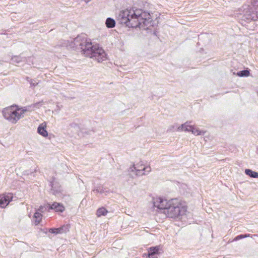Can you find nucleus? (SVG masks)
<instances>
[{
  "label": "nucleus",
  "instance_id": "f257e3e1",
  "mask_svg": "<svg viewBox=\"0 0 258 258\" xmlns=\"http://www.w3.org/2000/svg\"><path fill=\"white\" fill-rule=\"evenodd\" d=\"M117 21L127 27H139L143 29H148L149 27L153 25L150 13L141 9L122 10L117 16Z\"/></svg>",
  "mask_w": 258,
  "mask_h": 258
},
{
  "label": "nucleus",
  "instance_id": "f03ea898",
  "mask_svg": "<svg viewBox=\"0 0 258 258\" xmlns=\"http://www.w3.org/2000/svg\"><path fill=\"white\" fill-rule=\"evenodd\" d=\"M69 46L77 50H80L82 54L96 60L98 62L106 59V53L98 44L93 45L85 34L82 33L74 39Z\"/></svg>",
  "mask_w": 258,
  "mask_h": 258
},
{
  "label": "nucleus",
  "instance_id": "7ed1b4c3",
  "mask_svg": "<svg viewBox=\"0 0 258 258\" xmlns=\"http://www.w3.org/2000/svg\"><path fill=\"white\" fill-rule=\"evenodd\" d=\"M26 109L19 107L17 105H13L5 108L3 110V115L5 119L12 123H16L20 118L24 116Z\"/></svg>",
  "mask_w": 258,
  "mask_h": 258
},
{
  "label": "nucleus",
  "instance_id": "20e7f679",
  "mask_svg": "<svg viewBox=\"0 0 258 258\" xmlns=\"http://www.w3.org/2000/svg\"><path fill=\"white\" fill-rule=\"evenodd\" d=\"M170 203H169V206L168 207L167 210L165 211V214L167 217L175 218L185 214L186 209L183 206H182L178 199H171Z\"/></svg>",
  "mask_w": 258,
  "mask_h": 258
},
{
  "label": "nucleus",
  "instance_id": "39448f33",
  "mask_svg": "<svg viewBox=\"0 0 258 258\" xmlns=\"http://www.w3.org/2000/svg\"><path fill=\"white\" fill-rule=\"evenodd\" d=\"M170 203V200L167 201V200L163 199L161 198H158L153 200V206L157 207L160 210H164L163 212L167 210L168 207L169 206Z\"/></svg>",
  "mask_w": 258,
  "mask_h": 258
},
{
  "label": "nucleus",
  "instance_id": "423d86ee",
  "mask_svg": "<svg viewBox=\"0 0 258 258\" xmlns=\"http://www.w3.org/2000/svg\"><path fill=\"white\" fill-rule=\"evenodd\" d=\"M13 198V196L11 193L0 196V207L2 208L6 207L10 202L12 201Z\"/></svg>",
  "mask_w": 258,
  "mask_h": 258
},
{
  "label": "nucleus",
  "instance_id": "0eeeda50",
  "mask_svg": "<svg viewBox=\"0 0 258 258\" xmlns=\"http://www.w3.org/2000/svg\"><path fill=\"white\" fill-rule=\"evenodd\" d=\"M46 208L48 209V210H53L56 212H63L65 210V208L62 204L54 202L52 204L47 203L46 204Z\"/></svg>",
  "mask_w": 258,
  "mask_h": 258
},
{
  "label": "nucleus",
  "instance_id": "6e6552de",
  "mask_svg": "<svg viewBox=\"0 0 258 258\" xmlns=\"http://www.w3.org/2000/svg\"><path fill=\"white\" fill-rule=\"evenodd\" d=\"M134 170L136 171L137 175H142L145 174V173L143 172L144 171H146L148 173L150 172L151 170V168L150 166H146V167H141L140 168H137L135 165L133 166V167L130 168V171L131 172H134Z\"/></svg>",
  "mask_w": 258,
  "mask_h": 258
},
{
  "label": "nucleus",
  "instance_id": "1a4fd4ad",
  "mask_svg": "<svg viewBox=\"0 0 258 258\" xmlns=\"http://www.w3.org/2000/svg\"><path fill=\"white\" fill-rule=\"evenodd\" d=\"M243 20H245L247 21H256L258 19L257 12L253 11H247L246 13L243 16Z\"/></svg>",
  "mask_w": 258,
  "mask_h": 258
},
{
  "label": "nucleus",
  "instance_id": "9d476101",
  "mask_svg": "<svg viewBox=\"0 0 258 258\" xmlns=\"http://www.w3.org/2000/svg\"><path fill=\"white\" fill-rule=\"evenodd\" d=\"M44 104L43 100L33 103L30 105L24 107V109H26V112H30L34 111L35 109L39 108L42 105Z\"/></svg>",
  "mask_w": 258,
  "mask_h": 258
},
{
  "label": "nucleus",
  "instance_id": "9b49d317",
  "mask_svg": "<svg viewBox=\"0 0 258 258\" xmlns=\"http://www.w3.org/2000/svg\"><path fill=\"white\" fill-rule=\"evenodd\" d=\"M159 246L151 247L148 249L147 258H157V255L159 253Z\"/></svg>",
  "mask_w": 258,
  "mask_h": 258
},
{
  "label": "nucleus",
  "instance_id": "f8f14e48",
  "mask_svg": "<svg viewBox=\"0 0 258 258\" xmlns=\"http://www.w3.org/2000/svg\"><path fill=\"white\" fill-rule=\"evenodd\" d=\"M46 124L45 122H43L40 124L37 128L38 133L44 137H46L48 136L47 131L46 130Z\"/></svg>",
  "mask_w": 258,
  "mask_h": 258
},
{
  "label": "nucleus",
  "instance_id": "ddd939ff",
  "mask_svg": "<svg viewBox=\"0 0 258 258\" xmlns=\"http://www.w3.org/2000/svg\"><path fill=\"white\" fill-rule=\"evenodd\" d=\"M188 128L189 130V132H191L192 134L196 136L204 135L205 133L203 131L200 130L199 128L193 125H189Z\"/></svg>",
  "mask_w": 258,
  "mask_h": 258
},
{
  "label": "nucleus",
  "instance_id": "4468645a",
  "mask_svg": "<svg viewBox=\"0 0 258 258\" xmlns=\"http://www.w3.org/2000/svg\"><path fill=\"white\" fill-rule=\"evenodd\" d=\"M51 186V190L52 194L55 196H57L61 192V189L60 186L58 185H55L53 182L50 183Z\"/></svg>",
  "mask_w": 258,
  "mask_h": 258
},
{
  "label": "nucleus",
  "instance_id": "2eb2a0df",
  "mask_svg": "<svg viewBox=\"0 0 258 258\" xmlns=\"http://www.w3.org/2000/svg\"><path fill=\"white\" fill-rule=\"evenodd\" d=\"M105 25L107 28H112L115 26V21L111 18H107L105 21Z\"/></svg>",
  "mask_w": 258,
  "mask_h": 258
},
{
  "label": "nucleus",
  "instance_id": "dca6fc26",
  "mask_svg": "<svg viewBox=\"0 0 258 258\" xmlns=\"http://www.w3.org/2000/svg\"><path fill=\"white\" fill-rule=\"evenodd\" d=\"M245 173L247 175H248L250 177L252 178H258V173L252 171L249 169H246L245 170Z\"/></svg>",
  "mask_w": 258,
  "mask_h": 258
},
{
  "label": "nucleus",
  "instance_id": "f3484780",
  "mask_svg": "<svg viewBox=\"0 0 258 258\" xmlns=\"http://www.w3.org/2000/svg\"><path fill=\"white\" fill-rule=\"evenodd\" d=\"M64 227L63 226V227H59L58 228H50L49 230V232L51 233L55 234L62 233L64 232V231H63Z\"/></svg>",
  "mask_w": 258,
  "mask_h": 258
},
{
  "label": "nucleus",
  "instance_id": "a211bd4d",
  "mask_svg": "<svg viewBox=\"0 0 258 258\" xmlns=\"http://www.w3.org/2000/svg\"><path fill=\"white\" fill-rule=\"evenodd\" d=\"M107 213H108V211L105 208L101 207V208H99L97 210V211L96 212V215L98 217H100L101 216L106 215Z\"/></svg>",
  "mask_w": 258,
  "mask_h": 258
},
{
  "label": "nucleus",
  "instance_id": "6ab92c4d",
  "mask_svg": "<svg viewBox=\"0 0 258 258\" xmlns=\"http://www.w3.org/2000/svg\"><path fill=\"white\" fill-rule=\"evenodd\" d=\"M250 75L249 71L248 70H244L239 71L237 73L236 75L240 77H248Z\"/></svg>",
  "mask_w": 258,
  "mask_h": 258
},
{
  "label": "nucleus",
  "instance_id": "aec40b11",
  "mask_svg": "<svg viewBox=\"0 0 258 258\" xmlns=\"http://www.w3.org/2000/svg\"><path fill=\"white\" fill-rule=\"evenodd\" d=\"M42 217V214L38 212H36L34 215V218L35 219V225H38L40 223Z\"/></svg>",
  "mask_w": 258,
  "mask_h": 258
},
{
  "label": "nucleus",
  "instance_id": "412c9836",
  "mask_svg": "<svg viewBox=\"0 0 258 258\" xmlns=\"http://www.w3.org/2000/svg\"><path fill=\"white\" fill-rule=\"evenodd\" d=\"M189 124L188 122H186L184 124H181L180 126H179L178 127V131H184L185 132H188L189 131V130L188 128Z\"/></svg>",
  "mask_w": 258,
  "mask_h": 258
},
{
  "label": "nucleus",
  "instance_id": "4be33fe9",
  "mask_svg": "<svg viewBox=\"0 0 258 258\" xmlns=\"http://www.w3.org/2000/svg\"><path fill=\"white\" fill-rule=\"evenodd\" d=\"M24 58L21 56H14L12 58V61L14 63H19L23 61Z\"/></svg>",
  "mask_w": 258,
  "mask_h": 258
},
{
  "label": "nucleus",
  "instance_id": "5701e85b",
  "mask_svg": "<svg viewBox=\"0 0 258 258\" xmlns=\"http://www.w3.org/2000/svg\"><path fill=\"white\" fill-rule=\"evenodd\" d=\"M249 236V234H240L236 236L234 238V240L237 241L244 238L248 237Z\"/></svg>",
  "mask_w": 258,
  "mask_h": 258
},
{
  "label": "nucleus",
  "instance_id": "b1692460",
  "mask_svg": "<svg viewBox=\"0 0 258 258\" xmlns=\"http://www.w3.org/2000/svg\"><path fill=\"white\" fill-rule=\"evenodd\" d=\"M251 4L254 7H258V0H251Z\"/></svg>",
  "mask_w": 258,
  "mask_h": 258
},
{
  "label": "nucleus",
  "instance_id": "393cba45",
  "mask_svg": "<svg viewBox=\"0 0 258 258\" xmlns=\"http://www.w3.org/2000/svg\"><path fill=\"white\" fill-rule=\"evenodd\" d=\"M93 191L102 194L103 193V189H101L100 187H97L93 190Z\"/></svg>",
  "mask_w": 258,
  "mask_h": 258
},
{
  "label": "nucleus",
  "instance_id": "a878e982",
  "mask_svg": "<svg viewBox=\"0 0 258 258\" xmlns=\"http://www.w3.org/2000/svg\"><path fill=\"white\" fill-rule=\"evenodd\" d=\"M30 84L32 86H35L36 85H37V83L34 82V81H31Z\"/></svg>",
  "mask_w": 258,
  "mask_h": 258
},
{
  "label": "nucleus",
  "instance_id": "bb28decb",
  "mask_svg": "<svg viewBox=\"0 0 258 258\" xmlns=\"http://www.w3.org/2000/svg\"><path fill=\"white\" fill-rule=\"evenodd\" d=\"M60 107L59 105H56V109H55V111H57L58 112L60 111Z\"/></svg>",
  "mask_w": 258,
  "mask_h": 258
},
{
  "label": "nucleus",
  "instance_id": "cd10ccee",
  "mask_svg": "<svg viewBox=\"0 0 258 258\" xmlns=\"http://www.w3.org/2000/svg\"><path fill=\"white\" fill-rule=\"evenodd\" d=\"M42 208H43L42 207H40V209L39 210L41 211V209H42Z\"/></svg>",
  "mask_w": 258,
  "mask_h": 258
}]
</instances>
